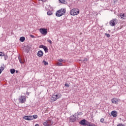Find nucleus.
<instances>
[{"mask_svg":"<svg viewBox=\"0 0 126 126\" xmlns=\"http://www.w3.org/2000/svg\"><path fill=\"white\" fill-rule=\"evenodd\" d=\"M66 10L64 8H61L60 10L57 11L56 13V16L57 17H61V16H63V15H64L65 14V12Z\"/></svg>","mask_w":126,"mask_h":126,"instance_id":"1","label":"nucleus"},{"mask_svg":"<svg viewBox=\"0 0 126 126\" xmlns=\"http://www.w3.org/2000/svg\"><path fill=\"white\" fill-rule=\"evenodd\" d=\"M79 124L81 125V126H89L91 125L90 123H89V122L87 121L85 119L82 120L79 122Z\"/></svg>","mask_w":126,"mask_h":126,"instance_id":"2","label":"nucleus"},{"mask_svg":"<svg viewBox=\"0 0 126 126\" xmlns=\"http://www.w3.org/2000/svg\"><path fill=\"white\" fill-rule=\"evenodd\" d=\"M70 15H77L79 14V10L78 9H72L70 11Z\"/></svg>","mask_w":126,"mask_h":126,"instance_id":"3","label":"nucleus"},{"mask_svg":"<svg viewBox=\"0 0 126 126\" xmlns=\"http://www.w3.org/2000/svg\"><path fill=\"white\" fill-rule=\"evenodd\" d=\"M18 100L19 102L21 103V104H23V103H25L26 102V97L24 95H21Z\"/></svg>","mask_w":126,"mask_h":126,"instance_id":"4","label":"nucleus"},{"mask_svg":"<svg viewBox=\"0 0 126 126\" xmlns=\"http://www.w3.org/2000/svg\"><path fill=\"white\" fill-rule=\"evenodd\" d=\"M69 119V122H71V123H74L78 120L77 116L75 114L74 115L71 116Z\"/></svg>","mask_w":126,"mask_h":126,"instance_id":"5","label":"nucleus"},{"mask_svg":"<svg viewBox=\"0 0 126 126\" xmlns=\"http://www.w3.org/2000/svg\"><path fill=\"white\" fill-rule=\"evenodd\" d=\"M117 23H118V19H114L109 22V24L112 27L115 26Z\"/></svg>","mask_w":126,"mask_h":126,"instance_id":"6","label":"nucleus"},{"mask_svg":"<svg viewBox=\"0 0 126 126\" xmlns=\"http://www.w3.org/2000/svg\"><path fill=\"white\" fill-rule=\"evenodd\" d=\"M39 32L42 35H47L48 34V29L45 28H41Z\"/></svg>","mask_w":126,"mask_h":126,"instance_id":"7","label":"nucleus"},{"mask_svg":"<svg viewBox=\"0 0 126 126\" xmlns=\"http://www.w3.org/2000/svg\"><path fill=\"white\" fill-rule=\"evenodd\" d=\"M53 122L52 120H48L43 123V126H51L53 125Z\"/></svg>","mask_w":126,"mask_h":126,"instance_id":"8","label":"nucleus"},{"mask_svg":"<svg viewBox=\"0 0 126 126\" xmlns=\"http://www.w3.org/2000/svg\"><path fill=\"white\" fill-rule=\"evenodd\" d=\"M24 50H25V53L28 54L30 50H31V46L28 45L27 46H25L24 48Z\"/></svg>","mask_w":126,"mask_h":126,"instance_id":"9","label":"nucleus"},{"mask_svg":"<svg viewBox=\"0 0 126 126\" xmlns=\"http://www.w3.org/2000/svg\"><path fill=\"white\" fill-rule=\"evenodd\" d=\"M23 119L27 121H32V120H33V117L32 116H25L23 117Z\"/></svg>","mask_w":126,"mask_h":126,"instance_id":"10","label":"nucleus"},{"mask_svg":"<svg viewBox=\"0 0 126 126\" xmlns=\"http://www.w3.org/2000/svg\"><path fill=\"white\" fill-rule=\"evenodd\" d=\"M39 48L41 49H43L45 53H48V51L49 49H48V47L45 45H41L39 46Z\"/></svg>","mask_w":126,"mask_h":126,"instance_id":"11","label":"nucleus"},{"mask_svg":"<svg viewBox=\"0 0 126 126\" xmlns=\"http://www.w3.org/2000/svg\"><path fill=\"white\" fill-rule=\"evenodd\" d=\"M111 101L113 104H116V105L119 104V99L117 98H113L111 99Z\"/></svg>","mask_w":126,"mask_h":126,"instance_id":"12","label":"nucleus"},{"mask_svg":"<svg viewBox=\"0 0 126 126\" xmlns=\"http://www.w3.org/2000/svg\"><path fill=\"white\" fill-rule=\"evenodd\" d=\"M54 97H56V100L60 99L62 97V94L60 93L57 94V93H54Z\"/></svg>","mask_w":126,"mask_h":126,"instance_id":"13","label":"nucleus"},{"mask_svg":"<svg viewBox=\"0 0 126 126\" xmlns=\"http://www.w3.org/2000/svg\"><path fill=\"white\" fill-rule=\"evenodd\" d=\"M111 114V116H113L114 118H116L118 116V112L116 110L112 111Z\"/></svg>","mask_w":126,"mask_h":126,"instance_id":"14","label":"nucleus"},{"mask_svg":"<svg viewBox=\"0 0 126 126\" xmlns=\"http://www.w3.org/2000/svg\"><path fill=\"white\" fill-rule=\"evenodd\" d=\"M37 56L39 57H43L44 56V52L42 50H39L37 52Z\"/></svg>","mask_w":126,"mask_h":126,"instance_id":"15","label":"nucleus"},{"mask_svg":"<svg viewBox=\"0 0 126 126\" xmlns=\"http://www.w3.org/2000/svg\"><path fill=\"white\" fill-rule=\"evenodd\" d=\"M120 17L122 19H126V14L125 13H121L120 14Z\"/></svg>","mask_w":126,"mask_h":126,"instance_id":"16","label":"nucleus"},{"mask_svg":"<svg viewBox=\"0 0 126 126\" xmlns=\"http://www.w3.org/2000/svg\"><path fill=\"white\" fill-rule=\"evenodd\" d=\"M4 70V64H3L0 67V74Z\"/></svg>","mask_w":126,"mask_h":126,"instance_id":"17","label":"nucleus"},{"mask_svg":"<svg viewBox=\"0 0 126 126\" xmlns=\"http://www.w3.org/2000/svg\"><path fill=\"white\" fill-rule=\"evenodd\" d=\"M51 100L55 102V101H57V98H56V96H55V94H54L53 96L51 97Z\"/></svg>","mask_w":126,"mask_h":126,"instance_id":"18","label":"nucleus"},{"mask_svg":"<svg viewBox=\"0 0 126 126\" xmlns=\"http://www.w3.org/2000/svg\"><path fill=\"white\" fill-rule=\"evenodd\" d=\"M20 42H24L25 41V37L22 36L20 38Z\"/></svg>","mask_w":126,"mask_h":126,"instance_id":"19","label":"nucleus"},{"mask_svg":"<svg viewBox=\"0 0 126 126\" xmlns=\"http://www.w3.org/2000/svg\"><path fill=\"white\" fill-rule=\"evenodd\" d=\"M75 115L77 116V117H78V116H81V115H83V113H82V112H78Z\"/></svg>","mask_w":126,"mask_h":126,"instance_id":"20","label":"nucleus"},{"mask_svg":"<svg viewBox=\"0 0 126 126\" xmlns=\"http://www.w3.org/2000/svg\"><path fill=\"white\" fill-rule=\"evenodd\" d=\"M3 57H4V61H6V60L8 59V56H7V54H5L4 53Z\"/></svg>","mask_w":126,"mask_h":126,"instance_id":"21","label":"nucleus"},{"mask_svg":"<svg viewBox=\"0 0 126 126\" xmlns=\"http://www.w3.org/2000/svg\"><path fill=\"white\" fill-rule=\"evenodd\" d=\"M10 73H11V74H14V73H15V69H11L10 70Z\"/></svg>","mask_w":126,"mask_h":126,"instance_id":"22","label":"nucleus"},{"mask_svg":"<svg viewBox=\"0 0 126 126\" xmlns=\"http://www.w3.org/2000/svg\"><path fill=\"white\" fill-rule=\"evenodd\" d=\"M43 63L44 65H48L49 64V63L45 61H43Z\"/></svg>","mask_w":126,"mask_h":126,"instance_id":"23","label":"nucleus"},{"mask_svg":"<svg viewBox=\"0 0 126 126\" xmlns=\"http://www.w3.org/2000/svg\"><path fill=\"white\" fill-rule=\"evenodd\" d=\"M32 120H34V119H35L38 118V115H34L33 116H32Z\"/></svg>","mask_w":126,"mask_h":126,"instance_id":"24","label":"nucleus"},{"mask_svg":"<svg viewBox=\"0 0 126 126\" xmlns=\"http://www.w3.org/2000/svg\"><path fill=\"white\" fill-rule=\"evenodd\" d=\"M100 123H102L103 124H107V122H104V118H101L100 119Z\"/></svg>","mask_w":126,"mask_h":126,"instance_id":"25","label":"nucleus"},{"mask_svg":"<svg viewBox=\"0 0 126 126\" xmlns=\"http://www.w3.org/2000/svg\"><path fill=\"white\" fill-rule=\"evenodd\" d=\"M4 56V52H0V57H3Z\"/></svg>","mask_w":126,"mask_h":126,"instance_id":"26","label":"nucleus"},{"mask_svg":"<svg viewBox=\"0 0 126 126\" xmlns=\"http://www.w3.org/2000/svg\"><path fill=\"white\" fill-rule=\"evenodd\" d=\"M18 60L20 63H23V62L22 61V59H21V58H20V57H18Z\"/></svg>","mask_w":126,"mask_h":126,"instance_id":"27","label":"nucleus"},{"mask_svg":"<svg viewBox=\"0 0 126 126\" xmlns=\"http://www.w3.org/2000/svg\"><path fill=\"white\" fill-rule=\"evenodd\" d=\"M52 14H53L52 11H49L47 12V15H52Z\"/></svg>","mask_w":126,"mask_h":126,"instance_id":"28","label":"nucleus"},{"mask_svg":"<svg viewBox=\"0 0 126 126\" xmlns=\"http://www.w3.org/2000/svg\"><path fill=\"white\" fill-rule=\"evenodd\" d=\"M57 66H63V63H57Z\"/></svg>","mask_w":126,"mask_h":126,"instance_id":"29","label":"nucleus"},{"mask_svg":"<svg viewBox=\"0 0 126 126\" xmlns=\"http://www.w3.org/2000/svg\"><path fill=\"white\" fill-rule=\"evenodd\" d=\"M105 36H107L108 37V38H109V37H110L111 36V35L110 34L107 33H105Z\"/></svg>","mask_w":126,"mask_h":126,"instance_id":"30","label":"nucleus"},{"mask_svg":"<svg viewBox=\"0 0 126 126\" xmlns=\"http://www.w3.org/2000/svg\"><path fill=\"white\" fill-rule=\"evenodd\" d=\"M88 61V59L87 58H85L84 60L83 61V63H85V62H87Z\"/></svg>","mask_w":126,"mask_h":126,"instance_id":"31","label":"nucleus"},{"mask_svg":"<svg viewBox=\"0 0 126 126\" xmlns=\"http://www.w3.org/2000/svg\"><path fill=\"white\" fill-rule=\"evenodd\" d=\"M30 36L31 38H36V37L35 36H34L32 34H31Z\"/></svg>","mask_w":126,"mask_h":126,"instance_id":"32","label":"nucleus"},{"mask_svg":"<svg viewBox=\"0 0 126 126\" xmlns=\"http://www.w3.org/2000/svg\"><path fill=\"white\" fill-rule=\"evenodd\" d=\"M47 42H48V43H50V44H52V40L50 39H48Z\"/></svg>","mask_w":126,"mask_h":126,"instance_id":"33","label":"nucleus"},{"mask_svg":"<svg viewBox=\"0 0 126 126\" xmlns=\"http://www.w3.org/2000/svg\"><path fill=\"white\" fill-rule=\"evenodd\" d=\"M64 85L66 87H69V85H68L67 83L65 84Z\"/></svg>","mask_w":126,"mask_h":126,"instance_id":"34","label":"nucleus"},{"mask_svg":"<svg viewBox=\"0 0 126 126\" xmlns=\"http://www.w3.org/2000/svg\"><path fill=\"white\" fill-rule=\"evenodd\" d=\"M63 59H59L58 60V62H60V63H62V62H63Z\"/></svg>","mask_w":126,"mask_h":126,"instance_id":"35","label":"nucleus"},{"mask_svg":"<svg viewBox=\"0 0 126 126\" xmlns=\"http://www.w3.org/2000/svg\"><path fill=\"white\" fill-rule=\"evenodd\" d=\"M118 0H114V3H116V2H118Z\"/></svg>","mask_w":126,"mask_h":126,"instance_id":"36","label":"nucleus"},{"mask_svg":"<svg viewBox=\"0 0 126 126\" xmlns=\"http://www.w3.org/2000/svg\"><path fill=\"white\" fill-rule=\"evenodd\" d=\"M117 126H124L123 125V124H120L118 125H117Z\"/></svg>","mask_w":126,"mask_h":126,"instance_id":"37","label":"nucleus"},{"mask_svg":"<svg viewBox=\"0 0 126 126\" xmlns=\"http://www.w3.org/2000/svg\"><path fill=\"white\" fill-rule=\"evenodd\" d=\"M59 1H60L61 3H63V0H59Z\"/></svg>","mask_w":126,"mask_h":126,"instance_id":"38","label":"nucleus"},{"mask_svg":"<svg viewBox=\"0 0 126 126\" xmlns=\"http://www.w3.org/2000/svg\"><path fill=\"white\" fill-rule=\"evenodd\" d=\"M15 72H16V73H19V71L15 70Z\"/></svg>","mask_w":126,"mask_h":126,"instance_id":"39","label":"nucleus"},{"mask_svg":"<svg viewBox=\"0 0 126 126\" xmlns=\"http://www.w3.org/2000/svg\"><path fill=\"white\" fill-rule=\"evenodd\" d=\"M63 3H64V4H66L67 3V2L65 1Z\"/></svg>","mask_w":126,"mask_h":126,"instance_id":"40","label":"nucleus"},{"mask_svg":"<svg viewBox=\"0 0 126 126\" xmlns=\"http://www.w3.org/2000/svg\"><path fill=\"white\" fill-rule=\"evenodd\" d=\"M30 93L27 92V96H29Z\"/></svg>","mask_w":126,"mask_h":126,"instance_id":"41","label":"nucleus"},{"mask_svg":"<svg viewBox=\"0 0 126 126\" xmlns=\"http://www.w3.org/2000/svg\"><path fill=\"white\" fill-rule=\"evenodd\" d=\"M35 126H39V124H35Z\"/></svg>","mask_w":126,"mask_h":126,"instance_id":"42","label":"nucleus"},{"mask_svg":"<svg viewBox=\"0 0 126 126\" xmlns=\"http://www.w3.org/2000/svg\"><path fill=\"white\" fill-rule=\"evenodd\" d=\"M65 1L64 0H63V1L62 2V3H64V2H65Z\"/></svg>","mask_w":126,"mask_h":126,"instance_id":"43","label":"nucleus"},{"mask_svg":"<svg viewBox=\"0 0 126 126\" xmlns=\"http://www.w3.org/2000/svg\"><path fill=\"white\" fill-rule=\"evenodd\" d=\"M65 1L64 0H63V1L62 2V3H64V2H65Z\"/></svg>","mask_w":126,"mask_h":126,"instance_id":"44","label":"nucleus"}]
</instances>
